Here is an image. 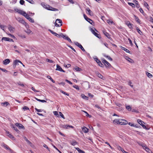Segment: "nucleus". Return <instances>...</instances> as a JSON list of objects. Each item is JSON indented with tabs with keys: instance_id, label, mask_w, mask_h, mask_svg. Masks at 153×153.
Instances as JSON below:
<instances>
[{
	"instance_id": "obj_1",
	"label": "nucleus",
	"mask_w": 153,
	"mask_h": 153,
	"mask_svg": "<svg viewBox=\"0 0 153 153\" xmlns=\"http://www.w3.org/2000/svg\"><path fill=\"white\" fill-rule=\"evenodd\" d=\"M102 62L107 68H110L112 67L111 65L104 59H102Z\"/></svg>"
},
{
	"instance_id": "obj_2",
	"label": "nucleus",
	"mask_w": 153,
	"mask_h": 153,
	"mask_svg": "<svg viewBox=\"0 0 153 153\" xmlns=\"http://www.w3.org/2000/svg\"><path fill=\"white\" fill-rule=\"evenodd\" d=\"M62 25V20L59 19H57L56 20L55 23V25L56 27H59Z\"/></svg>"
},
{
	"instance_id": "obj_3",
	"label": "nucleus",
	"mask_w": 153,
	"mask_h": 153,
	"mask_svg": "<svg viewBox=\"0 0 153 153\" xmlns=\"http://www.w3.org/2000/svg\"><path fill=\"white\" fill-rule=\"evenodd\" d=\"M46 8L48 10L53 11H58V10L57 9L55 8L52 7L49 5H47L46 7Z\"/></svg>"
},
{
	"instance_id": "obj_4",
	"label": "nucleus",
	"mask_w": 153,
	"mask_h": 153,
	"mask_svg": "<svg viewBox=\"0 0 153 153\" xmlns=\"http://www.w3.org/2000/svg\"><path fill=\"white\" fill-rule=\"evenodd\" d=\"M83 16L85 19L91 25H93L92 23H93V20L91 19L88 18L87 16L85 14H83Z\"/></svg>"
},
{
	"instance_id": "obj_5",
	"label": "nucleus",
	"mask_w": 153,
	"mask_h": 153,
	"mask_svg": "<svg viewBox=\"0 0 153 153\" xmlns=\"http://www.w3.org/2000/svg\"><path fill=\"white\" fill-rule=\"evenodd\" d=\"M84 87L86 89H88L90 87V83L88 82H86L83 84Z\"/></svg>"
},
{
	"instance_id": "obj_6",
	"label": "nucleus",
	"mask_w": 153,
	"mask_h": 153,
	"mask_svg": "<svg viewBox=\"0 0 153 153\" xmlns=\"http://www.w3.org/2000/svg\"><path fill=\"white\" fill-rule=\"evenodd\" d=\"M119 124L125 125L128 123L127 121L126 120L122 119H119Z\"/></svg>"
},
{
	"instance_id": "obj_7",
	"label": "nucleus",
	"mask_w": 153,
	"mask_h": 153,
	"mask_svg": "<svg viewBox=\"0 0 153 153\" xmlns=\"http://www.w3.org/2000/svg\"><path fill=\"white\" fill-rule=\"evenodd\" d=\"M91 31L92 33L96 37H98L99 38H101L100 36H99V35L96 32H95V31H96L97 32V31L95 29V30H94L92 28L91 29Z\"/></svg>"
},
{
	"instance_id": "obj_8",
	"label": "nucleus",
	"mask_w": 153,
	"mask_h": 153,
	"mask_svg": "<svg viewBox=\"0 0 153 153\" xmlns=\"http://www.w3.org/2000/svg\"><path fill=\"white\" fill-rule=\"evenodd\" d=\"M19 63L21 64H22V62L19 60H16L14 61L13 62V67L14 68H15L17 65H19Z\"/></svg>"
},
{
	"instance_id": "obj_9",
	"label": "nucleus",
	"mask_w": 153,
	"mask_h": 153,
	"mask_svg": "<svg viewBox=\"0 0 153 153\" xmlns=\"http://www.w3.org/2000/svg\"><path fill=\"white\" fill-rule=\"evenodd\" d=\"M74 44L79 48L83 51H85V50L81 44H79L77 42H74Z\"/></svg>"
},
{
	"instance_id": "obj_10",
	"label": "nucleus",
	"mask_w": 153,
	"mask_h": 153,
	"mask_svg": "<svg viewBox=\"0 0 153 153\" xmlns=\"http://www.w3.org/2000/svg\"><path fill=\"white\" fill-rule=\"evenodd\" d=\"M4 40L5 41H7L9 42H13L14 41L13 39L9 38L3 37L1 39V40Z\"/></svg>"
},
{
	"instance_id": "obj_11",
	"label": "nucleus",
	"mask_w": 153,
	"mask_h": 153,
	"mask_svg": "<svg viewBox=\"0 0 153 153\" xmlns=\"http://www.w3.org/2000/svg\"><path fill=\"white\" fill-rule=\"evenodd\" d=\"M95 60L98 63L99 65L100 66L103 67H104V65L101 62L100 60L98 59V58H96L95 59Z\"/></svg>"
},
{
	"instance_id": "obj_12",
	"label": "nucleus",
	"mask_w": 153,
	"mask_h": 153,
	"mask_svg": "<svg viewBox=\"0 0 153 153\" xmlns=\"http://www.w3.org/2000/svg\"><path fill=\"white\" fill-rule=\"evenodd\" d=\"M15 125L17 127H19L20 129H25L24 127L23 126L22 124L20 123H16L15 124Z\"/></svg>"
},
{
	"instance_id": "obj_13",
	"label": "nucleus",
	"mask_w": 153,
	"mask_h": 153,
	"mask_svg": "<svg viewBox=\"0 0 153 153\" xmlns=\"http://www.w3.org/2000/svg\"><path fill=\"white\" fill-rule=\"evenodd\" d=\"M56 70L59 71L61 72H65V71L63 70L62 68L61 67L59 66L58 65H56Z\"/></svg>"
},
{
	"instance_id": "obj_14",
	"label": "nucleus",
	"mask_w": 153,
	"mask_h": 153,
	"mask_svg": "<svg viewBox=\"0 0 153 153\" xmlns=\"http://www.w3.org/2000/svg\"><path fill=\"white\" fill-rule=\"evenodd\" d=\"M103 32L104 34L108 38V39H112L110 37V35L107 32L105 31H103Z\"/></svg>"
},
{
	"instance_id": "obj_15",
	"label": "nucleus",
	"mask_w": 153,
	"mask_h": 153,
	"mask_svg": "<svg viewBox=\"0 0 153 153\" xmlns=\"http://www.w3.org/2000/svg\"><path fill=\"white\" fill-rule=\"evenodd\" d=\"M3 64L4 65H7L10 62V60L9 59H6L3 62Z\"/></svg>"
},
{
	"instance_id": "obj_16",
	"label": "nucleus",
	"mask_w": 153,
	"mask_h": 153,
	"mask_svg": "<svg viewBox=\"0 0 153 153\" xmlns=\"http://www.w3.org/2000/svg\"><path fill=\"white\" fill-rule=\"evenodd\" d=\"M3 147L5 148L7 150H9L10 152H13V150H12L11 149L9 146L7 145L6 144H4L3 145Z\"/></svg>"
},
{
	"instance_id": "obj_17",
	"label": "nucleus",
	"mask_w": 153,
	"mask_h": 153,
	"mask_svg": "<svg viewBox=\"0 0 153 153\" xmlns=\"http://www.w3.org/2000/svg\"><path fill=\"white\" fill-rule=\"evenodd\" d=\"M82 131L85 133H87L88 132V129L85 127L82 128Z\"/></svg>"
},
{
	"instance_id": "obj_18",
	"label": "nucleus",
	"mask_w": 153,
	"mask_h": 153,
	"mask_svg": "<svg viewBox=\"0 0 153 153\" xmlns=\"http://www.w3.org/2000/svg\"><path fill=\"white\" fill-rule=\"evenodd\" d=\"M125 59L130 62L132 63V62H133L132 59H131L128 56H125Z\"/></svg>"
},
{
	"instance_id": "obj_19",
	"label": "nucleus",
	"mask_w": 153,
	"mask_h": 153,
	"mask_svg": "<svg viewBox=\"0 0 153 153\" xmlns=\"http://www.w3.org/2000/svg\"><path fill=\"white\" fill-rule=\"evenodd\" d=\"M86 10L88 12V13L91 16L93 15L92 12L90 10L89 8L88 7L86 8Z\"/></svg>"
},
{
	"instance_id": "obj_20",
	"label": "nucleus",
	"mask_w": 153,
	"mask_h": 153,
	"mask_svg": "<svg viewBox=\"0 0 153 153\" xmlns=\"http://www.w3.org/2000/svg\"><path fill=\"white\" fill-rule=\"evenodd\" d=\"M96 74L97 76L99 78L102 79H103V76L100 74L99 72H96Z\"/></svg>"
},
{
	"instance_id": "obj_21",
	"label": "nucleus",
	"mask_w": 153,
	"mask_h": 153,
	"mask_svg": "<svg viewBox=\"0 0 153 153\" xmlns=\"http://www.w3.org/2000/svg\"><path fill=\"white\" fill-rule=\"evenodd\" d=\"M103 56L105 57L108 59L110 60L111 61H112V59L109 56L106 55L105 54H103Z\"/></svg>"
},
{
	"instance_id": "obj_22",
	"label": "nucleus",
	"mask_w": 153,
	"mask_h": 153,
	"mask_svg": "<svg viewBox=\"0 0 153 153\" xmlns=\"http://www.w3.org/2000/svg\"><path fill=\"white\" fill-rule=\"evenodd\" d=\"M70 143L71 145L73 146H75L76 144H77L78 143L76 141H70Z\"/></svg>"
},
{
	"instance_id": "obj_23",
	"label": "nucleus",
	"mask_w": 153,
	"mask_h": 153,
	"mask_svg": "<svg viewBox=\"0 0 153 153\" xmlns=\"http://www.w3.org/2000/svg\"><path fill=\"white\" fill-rule=\"evenodd\" d=\"M127 25H128V26L131 29H132L133 28L132 27V25L130 23V22H128L127 23Z\"/></svg>"
},
{
	"instance_id": "obj_24",
	"label": "nucleus",
	"mask_w": 153,
	"mask_h": 153,
	"mask_svg": "<svg viewBox=\"0 0 153 153\" xmlns=\"http://www.w3.org/2000/svg\"><path fill=\"white\" fill-rule=\"evenodd\" d=\"M81 96L82 98L84 99H85L86 100H88V97L85 96L84 94H82Z\"/></svg>"
},
{
	"instance_id": "obj_25",
	"label": "nucleus",
	"mask_w": 153,
	"mask_h": 153,
	"mask_svg": "<svg viewBox=\"0 0 153 153\" xmlns=\"http://www.w3.org/2000/svg\"><path fill=\"white\" fill-rule=\"evenodd\" d=\"M121 48L122 49V50L125 51H126V52L130 53L129 51V50L127 49H126L125 48L121 46Z\"/></svg>"
},
{
	"instance_id": "obj_26",
	"label": "nucleus",
	"mask_w": 153,
	"mask_h": 153,
	"mask_svg": "<svg viewBox=\"0 0 153 153\" xmlns=\"http://www.w3.org/2000/svg\"><path fill=\"white\" fill-rule=\"evenodd\" d=\"M146 75L149 78H151L152 76V75L148 72H146Z\"/></svg>"
},
{
	"instance_id": "obj_27",
	"label": "nucleus",
	"mask_w": 153,
	"mask_h": 153,
	"mask_svg": "<svg viewBox=\"0 0 153 153\" xmlns=\"http://www.w3.org/2000/svg\"><path fill=\"white\" fill-rule=\"evenodd\" d=\"M12 127L13 129L17 132H19V131L17 129V128L16 126H15L14 125H13Z\"/></svg>"
},
{
	"instance_id": "obj_28",
	"label": "nucleus",
	"mask_w": 153,
	"mask_h": 153,
	"mask_svg": "<svg viewBox=\"0 0 153 153\" xmlns=\"http://www.w3.org/2000/svg\"><path fill=\"white\" fill-rule=\"evenodd\" d=\"M134 17H135V19L136 21H137V22L140 23V20L136 16H134Z\"/></svg>"
},
{
	"instance_id": "obj_29",
	"label": "nucleus",
	"mask_w": 153,
	"mask_h": 153,
	"mask_svg": "<svg viewBox=\"0 0 153 153\" xmlns=\"http://www.w3.org/2000/svg\"><path fill=\"white\" fill-rule=\"evenodd\" d=\"M9 103L8 102H5L3 103H1V105L3 106H7L9 104Z\"/></svg>"
},
{
	"instance_id": "obj_30",
	"label": "nucleus",
	"mask_w": 153,
	"mask_h": 153,
	"mask_svg": "<svg viewBox=\"0 0 153 153\" xmlns=\"http://www.w3.org/2000/svg\"><path fill=\"white\" fill-rule=\"evenodd\" d=\"M113 123H117V124H119V119H116L114 120L113 121Z\"/></svg>"
},
{
	"instance_id": "obj_31",
	"label": "nucleus",
	"mask_w": 153,
	"mask_h": 153,
	"mask_svg": "<svg viewBox=\"0 0 153 153\" xmlns=\"http://www.w3.org/2000/svg\"><path fill=\"white\" fill-rule=\"evenodd\" d=\"M126 109L128 111H131V107L129 105L126 106Z\"/></svg>"
},
{
	"instance_id": "obj_32",
	"label": "nucleus",
	"mask_w": 153,
	"mask_h": 153,
	"mask_svg": "<svg viewBox=\"0 0 153 153\" xmlns=\"http://www.w3.org/2000/svg\"><path fill=\"white\" fill-rule=\"evenodd\" d=\"M136 30H137V31L138 32V33L140 35H142V34H143L142 32L141 31V30L139 29V28L138 27H137Z\"/></svg>"
},
{
	"instance_id": "obj_33",
	"label": "nucleus",
	"mask_w": 153,
	"mask_h": 153,
	"mask_svg": "<svg viewBox=\"0 0 153 153\" xmlns=\"http://www.w3.org/2000/svg\"><path fill=\"white\" fill-rule=\"evenodd\" d=\"M35 99L37 100L39 102H46V101L45 100H41L40 99H38L36 98H35Z\"/></svg>"
},
{
	"instance_id": "obj_34",
	"label": "nucleus",
	"mask_w": 153,
	"mask_h": 153,
	"mask_svg": "<svg viewBox=\"0 0 153 153\" xmlns=\"http://www.w3.org/2000/svg\"><path fill=\"white\" fill-rule=\"evenodd\" d=\"M143 123H142L141 124H140V125L143 127V128L147 130L149 128H146V126L144 125Z\"/></svg>"
},
{
	"instance_id": "obj_35",
	"label": "nucleus",
	"mask_w": 153,
	"mask_h": 153,
	"mask_svg": "<svg viewBox=\"0 0 153 153\" xmlns=\"http://www.w3.org/2000/svg\"><path fill=\"white\" fill-rule=\"evenodd\" d=\"M47 77L53 83H55V81L50 76H48Z\"/></svg>"
},
{
	"instance_id": "obj_36",
	"label": "nucleus",
	"mask_w": 153,
	"mask_h": 153,
	"mask_svg": "<svg viewBox=\"0 0 153 153\" xmlns=\"http://www.w3.org/2000/svg\"><path fill=\"white\" fill-rule=\"evenodd\" d=\"M28 19H27L30 22H34V20L31 18L30 17H29V18H28Z\"/></svg>"
},
{
	"instance_id": "obj_37",
	"label": "nucleus",
	"mask_w": 153,
	"mask_h": 153,
	"mask_svg": "<svg viewBox=\"0 0 153 153\" xmlns=\"http://www.w3.org/2000/svg\"><path fill=\"white\" fill-rule=\"evenodd\" d=\"M8 136L12 140H15V138L11 134H8Z\"/></svg>"
},
{
	"instance_id": "obj_38",
	"label": "nucleus",
	"mask_w": 153,
	"mask_h": 153,
	"mask_svg": "<svg viewBox=\"0 0 153 153\" xmlns=\"http://www.w3.org/2000/svg\"><path fill=\"white\" fill-rule=\"evenodd\" d=\"M24 111L29 110V108L26 106H25L22 108Z\"/></svg>"
},
{
	"instance_id": "obj_39",
	"label": "nucleus",
	"mask_w": 153,
	"mask_h": 153,
	"mask_svg": "<svg viewBox=\"0 0 153 153\" xmlns=\"http://www.w3.org/2000/svg\"><path fill=\"white\" fill-rule=\"evenodd\" d=\"M20 14L24 16V15L25 16L26 14V13L25 12L21 10V13H20Z\"/></svg>"
},
{
	"instance_id": "obj_40",
	"label": "nucleus",
	"mask_w": 153,
	"mask_h": 153,
	"mask_svg": "<svg viewBox=\"0 0 153 153\" xmlns=\"http://www.w3.org/2000/svg\"><path fill=\"white\" fill-rule=\"evenodd\" d=\"M73 87L76 89L79 90V89L78 86L76 85H74L73 86Z\"/></svg>"
},
{
	"instance_id": "obj_41",
	"label": "nucleus",
	"mask_w": 153,
	"mask_h": 153,
	"mask_svg": "<svg viewBox=\"0 0 153 153\" xmlns=\"http://www.w3.org/2000/svg\"><path fill=\"white\" fill-rule=\"evenodd\" d=\"M60 92L61 93L63 94H65V95H66L68 96H69V94H68L66 93V92H65L64 91H63L62 90H61Z\"/></svg>"
},
{
	"instance_id": "obj_42",
	"label": "nucleus",
	"mask_w": 153,
	"mask_h": 153,
	"mask_svg": "<svg viewBox=\"0 0 153 153\" xmlns=\"http://www.w3.org/2000/svg\"><path fill=\"white\" fill-rule=\"evenodd\" d=\"M61 37L65 39H66V38L67 37H68V36L66 35H64L63 33H62Z\"/></svg>"
},
{
	"instance_id": "obj_43",
	"label": "nucleus",
	"mask_w": 153,
	"mask_h": 153,
	"mask_svg": "<svg viewBox=\"0 0 153 153\" xmlns=\"http://www.w3.org/2000/svg\"><path fill=\"white\" fill-rule=\"evenodd\" d=\"M59 115L62 117V118H63L64 119H65V118L64 117V115L61 112H59Z\"/></svg>"
},
{
	"instance_id": "obj_44",
	"label": "nucleus",
	"mask_w": 153,
	"mask_h": 153,
	"mask_svg": "<svg viewBox=\"0 0 153 153\" xmlns=\"http://www.w3.org/2000/svg\"><path fill=\"white\" fill-rule=\"evenodd\" d=\"M107 22L109 24L111 25L114 24V22L113 21H110L109 20H107Z\"/></svg>"
},
{
	"instance_id": "obj_45",
	"label": "nucleus",
	"mask_w": 153,
	"mask_h": 153,
	"mask_svg": "<svg viewBox=\"0 0 153 153\" xmlns=\"http://www.w3.org/2000/svg\"><path fill=\"white\" fill-rule=\"evenodd\" d=\"M66 39L68 40L69 42L71 43L72 42L71 39L68 37H67L66 38Z\"/></svg>"
},
{
	"instance_id": "obj_46",
	"label": "nucleus",
	"mask_w": 153,
	"mask_h": 153,
	"mask_svg": "<svg viewBox=\"0 0 153 153\" xmlns=\"http://www.w3.org/2000/svg\"><path fill=\"white\" fill-rule=\"evenodd\" d=\"M137 122L140 124L142 123H144L143 121H142L141 120L139 119L137 120Z\"/></svg>"
},
{
	"instance_id": "obj_47",
	"label": "nucleus",
	"mask_w": 153,
	"mask_h": 153,
	"mask_svg": "<svg viewBox=\"0 0 153 153\" xmlns=\"http://www.w3.org/2000/svg\"><path fill=\"white\" fill-rule=\"evenodd\" d=\"M46 61L48 62L51 63H52L53 62V60H50L48 59H46Z\"/></svg>"
},
{
	"instance_id": "obj_48",
	"label": "nucleus",
	"mask_w": 153,
	"mask_h": 153,
	"mask_svg": "<svg viewBox=\"0 0 153 153\" xmlns=\"http://www.w3.org/2000/svg\"><path fill=\"white\" fill-rule=\"evenodd\" d=\"M75 70L77 71H79L81 70V69L80 68L77 67L75 68Z\"/></svg>"
},
{
	"instance_id": "obj_49",
	"label": "nucleus",
	"mask_w": 153,
	"mask_h": 153,
	"mask_svg": "<svg viewBox=\"0 0 153 153\" xmlns=\"http://www.w3.org/2000/svg\"><path fill=\"white\" fill-rule=\"evenodd\" d=\"M117 148L119 150H121V151H122L123 150V149H122L121 147L119 146H117Z\"/></svg>"
},
{
	"instance_id": "obj_50",
	"label": "nucleus",
	"mask_w": 153,
	"mask_h": 153,
	"mask_svg": "<svg viewBox=\"0 0 153 153\" xmlns=\"http://www.w3.org/2000/svg\"><path fill=\"white\" fill-rule=\"evenodd\" d=\"M15 11H16L18 13H21V11L22 10H19L18 9H15Z\"/></svg>"
},
{
	"instance_id": "obj_51",
	"label": "nucleus",
	"mask_w": 153,
	"mask_h": 153,
	"mask_svg": "<svg viewBox=\"0 0 153 153\" xmlns=\"http://www.w3.org/2000/svg\"><path fill=\"white\" fill-rule=\"evenodd\" d=\"M19 2L20 4L21 5H23L25 3V1L23 0H20Z\"/></svg>"
},
{
	"instance_id": "obj_52",
	"label": "nucleus",
	"mask_w": 153,
	"mask_h": 153,
	"mask_svg": "<svg viewBox=\"0 0 153 153\" xmlns=\"http://www.w3.org/2000/svg\"><path fill=\"white\" fill-rule=\"evenodd\" d=\"M68 47L70 48L74 52H76V51L71 46V45H68Z\"/></svg>"
},
{
	"instance_id": "obj_53",
	"label": "nucleus",
	"mask_w": 153,
	"mask_h": 153,
	"mask_svg": "<svg viewBox=\"0 0 153 153\" xmlns=\"http://www.w3.org/2000/svg\"><path fill=\"white\" fill-rule=\"evenodd\" d=\"M71 66V65L70 64H68L67 65H64V66L67 68H68L69 67H70Z\"/></svg>"
},
{
	"instance_id": "obj_54",
	"label": "nucleus",
	"mask_w": 153,
	"mask_h": 153,
	"mask_svg": "<svg viewBox=\"0 0 153 153\" xmlns=\"http://www.w3.org/2000/svg\"><path fill=\"white\" fill-rule=\"evenodd\" d=\"M43 146L45 148H47L48 149V150L50 151L49 148L48 147V146L46 144H44L43 145Z\"/></svg>"
},
{
	"instance_id": "obj_55",
	"label": "nucleus",
	"mask_w": 153,
	"mask_h": 153,
	"mask_svg": "<svg viewBox=\"0 0 153 153\" xmlns=\"http://www.w3.org/2000/svg\"><path fill=\"white\" fill-rule=\"evenodd\" d=\"M16 19L18 21H19L20 23L21 22V21L22 19L20 18H16Z\"/></svg>"
},
{
	"instance_id": "obj_56",
	"label": "nucleus",
	"mask_w": 153,
	"mask_h": 153,
	"mask_svg": "<svg viewBox=\"0 0 153 153\" xmlns=\"http://www.w3.org/2000/svg\"><path fill=\"white\" fill-rule=\"evenodd\" d=\"M13 29V28L10 26L8 27L9 30L10 31L12 30Z\"/></svg>"
},
{
	"instance_id": "obj_57",
	"label": "nucleus",
	"mask_w": 153,
	"mask_h": 153,
	"mask_svg": "<svg viewBox=\"0 0 153 153\" xmlns=\"http://www.w3.org/2000/svg\"><path fill=\"white\" fill-rule=\"evenodd\" d=\"M0 69L1 70V71H2L4 72H7V71L6 70L4 69H3L2 68H1L0 67Z\"/></svg>"
},
{
	"instance_id": "obj_58",
	"label": "nucleus",
	"mask_w": 153,
	"mask_h": 153,
	"mask_svg": "<svg viewBox=\"0 0 153 153\" xmlns=\"http://www.w3.org/2000/svg\"><path fill=\"white\" fill-rule=\"evenodd\" d=\"M18 84L19 85H20V86H24V85H23V84L21 82H18Z\"/></svg>"
},
{
	"instance_id": "obj_59",
	"label": "nucleus",
	"mask_w": 153,
	"mask_h": 153,
	"mask_svg": "<svg viewBox=\"0 0 153 153\" xmlns=\"http://www.w3.org/2000/svg\"><path fill=\"white\" fill-rule=\"evenodd\" d=\"M65 81L66 82H67L68 83H69V84H70L71 85L72 84V82H71V81L65 79Z\"/></svg>"
},
{
	"instance_id": "obj_60",
	"label": "nucleus",
	"mask_w": 153,
	"mask_h": 153,
	"mask_svg": "<svg viewBox=\"0 0 153 153\" xmlns=\"http://www.w3.org/2000/svg\"><path fill=\"white\" fill-rule=\"evenodd\" d=\"M69 125H66L63 126V127L66 128H68L69 127Z\"/></svg>"
},
{
	"instance_id": "obj_61",
	"label": "nucleus",
	"mask_w": 153,
	"mask_h": 153,
	"mask_svg": "<svg viewBox=\"0 0 153 153\" xmlns=\"http://www.w3.org/2000/svg\"><path fill=\"white\" fill-rule=\"evenodd\" d=\"M26 23L25 21L23 19L21 21L20 23L24 25H25L26 24Z\"/></svg>"
},
{
	"instance_id": "obj_62",
	"label": "nucleus",
	"mask_w": 153,
	"mask_h": 153,
	"mask_svg": "<svg viewBox=\"0 0 153 153\" xmlns=\"http://www.w3.org/2000/svg\"><path fill=\"white\" fill-rule=\"evenodd\" d=\"M145 149L148 152H149V151H150V149L147 147H145Z\"/></svg>"
},
{
	"instance_id": "obj_63",
	"label": "nucleus",
	"mask_w": 153,
	"mask_h": 153,
	"mask_svg": "<svg viewBox=\"0 0 153 153\" xmlns=\"http://www.w3.org/2000/svg\"><path fill=\"white\" fill-rule=\"evenodd\" d=\"M149 21L153 23V19L151 16L149 17Z\"/></svg>"
},
{
	"instance_id": "obj_64",
	"label": "nucleus",
	"mask_w": 153,
	"mask_h": 153,
	"mask_svg": "<svg viewBox=\"0 0 153 153\" xmlns=\"http://www.w3.org/2000/svg\"><path fill=\"white\" fill-rule=\"evenodd\" d=\"M24 16H25L27 19H28V18L30 17L29 15L27 14H26L25 16L24 15Z\"/></svg>"
}]
</instances>
